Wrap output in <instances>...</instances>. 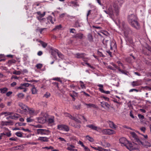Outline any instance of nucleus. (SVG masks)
Segmentation results:
<instances>
[{
  "instance_id": "obj_49",
  "label": "nucleus",
  "mask_w": 151,
  "mask_h": 151,
  "mask_svg": "<svg viewBox=\"0 0 151 151\" xmlns=\"http://www.w3.org/2000/svg\"><path fill=\"white\" fill-rule=\"evenodd\" d=\"M72 119L74 120L76 122L78 123H81V122L80 120H79V119L76 118L75 117H73L72 118Z\"/></svg>"
},
{
  "instance_id": "obj_47",
  "label": "nucleus",
  "mask_w": 151,
  "mask_h": 151,
  "mask_svg": "<svg viewBox=\"0 0 151 151\" xmlns=\"http://www.w3.org/2000/svg\"><path fill=\"white\" fill-rule=\"evenodd\" d=\"M18 97L19 98L22 99L24 96V95L22 93H20L17 94Z\"/></svg>"
},
{
  "instance_id": "obj_39",
  "label": "nucleus",
  "mask_w": 151,
  "mask_h": 151,
  "mask_svg": "<svg viewBox=\"0 0 151 151\" xmlns=\"http://www.w3.org/2000/svg\"><path fill=\"white\" fill-rule=\"evenodd\" d=\"M15 134L18 137H21L22 136V135L21 132H19L15 133Z\"/></svg>"
},
{
  "instance_id": "obj_10",
  "label": "nucleus",
  "mask_w": 151,
  "mask_h": 151,
  "mask_svg": "<svg viewBox=\"0 0 151 151\" xmlns=\"http://www.w3.org/2000/svg\"><path fill=\"white\" fill-rule=\"evenodd\" d=\"M18 105L22 109L25 111H27L28 108L22 102H19Z\"/></svg>"
},
{
  "instance_id": "obj_9",
  "label": "nucleus",
  "mask_w": 151,
  "mask_h": 151,
  "mask_svg": "<svg viewBox=\"0 0 151 151\" xmlns=\"http://www.w3.org/2000/svg\"><path fill=\"white\" fill-rule=\"evenodd\" d=\"M37 140L42 142H47L48 141L49 138L46 137H39Z\"/></svg>"
},
{
  "instance_id": "obj_3",
  "label": "nucleus",
  "mask_w": 151,
  "mask_h": 151,
  "mask_svg": "<svg viewBox=\"0 0 151 151\" xmlns=\"http://www.w3.org/2000/svg\"><path fill=\"white\" fill-rule=\"evenodd\" d=\"M37 14V18L38 19L40 22H42L43 24V21L45 19V18H43V17L45 14V12H43V13H41L39 11L38 12L36 13Z\"/></svg>"
},
{
  "instance_id": "obj_55",
  "label": "nucleus",
  "mask_w": 151,
  "mask_h": 151,
  "mask_svg": "<svg viewBox=\"0 0 151 151\" xmlns=\"http://www.w3.org/2000/svg\"><path fill=\"white\" fill-rule=\"evenodd\" d=\"M138 116L140 119H143L145 118L144 116L141 114H138Z\"/></svg>"
},
{
  "instance_id": "obj_2",
  "label": "nucleus",
  "mask_w": 151,
  "mask_h": 151,
  "mask_svg": "<svg viewBox=\"0 0 151 151\" xmlns=\"http://www.w3.org/2000/svg\"><path fill=\"white\" fill-rule=\"evenodd\" d=\"M47 116V114L42 111L40 116L37 118L38 122L41 123H44L46 121Z\"/></svg>"
},
{
  "instance_id": "obj_27",
  "label": "nucleus",
  "mask_w": 151,
  "mask_h": 151,
  "mask_svg": "<svg viewBox=\"0 0 151 151\" xmlns=\"http://www.w3.org/2000/svg\"><path fill=\"white\" fill-rule=\"evenodd\" d=\"M55 51L57 52L59 58H60L62 59H63L64 57L62 53L59 52L58 50H56Z\"/></svg>"
},
{
  "instance_id": "obj_5",
  "label": "nucleus",
  "mask_w": 151,
  "mask_h": 151,
  "mask_svg": "<svg viewBox=\"0 0 151 151\" xmlns=\"http://www.w3.org/2000/svg\"><path fill=\"white\" fill-rule=\"evenodd\" d=\"M136 19V16L133 14H131L128 16V21L129 23H132V22L137 20Z\"/></svg>"
},
{
  "instance_id": "obj_63",
  "label": "nucleus",
  "mask_w": 151,
  "mask_h": 151,
  "mask_svg": "<svg viewBox=\"0 0 151 151\" xmlns=\"http://www.w3.org/2000/svg\"><path fill=\"white\" fill-rule=\"evenodd\" d=\"M78 144H80L82 147H85V145H84L83 142H82L81 141H79V142L78 143Z\"/></svg>"
},
{
  "instance_id": "obj_32",
  "label": "nucleus",
  "mask_w": 151,
  "mask_h": 151,
  "mask_svg": "<svg viewBox=\"0 0 151 151\" xmlns=\"http://www.w3.org/2000/svg\"><path fill=\"white\" fill-rule=\"evenodd\" d=\"M99 91L102 93H105L106 94H109L110 93V91H105L102 88H99Z\"/></svg>"
},
{
  "instance_id": "obj_19",
  "label": "nucleus",
  "mask_w": 151,
  "mask_h": 151,
  "mask_svg": "<svg viewBox=\"0 0 151 151\" xmlns=\"http://www.w3.org/2000/svg\"><path fill=\"white\" fill-rule=\"evenodd\" d=\"M85 55V54L84 53H78L76 54V57L77 58H83Z\"/></svg>"
},
{
  "instance_id": "obj_40",
  "label": "nucleus",
  "mask_w": 151,
  "mask_h": 151,
  "mask_svg": "<svg viewBox=\"0 0 151 151\" xmlns=\"http://www.w3.org/2000/svg\"><path fill=\"white\" fill-rule=\"evenodd\" d=\"M43 47L45 48L47 45V44L42 41L40 42Z\"/></svg>"
},
{
  "instance_id": "obj_42",
  "label": "nucleus",
  "mask_w": 151,
  "mask_h": 151,
  "mask_svg": "<svg viewBox=\"0 0 151 151\" xmlns=\"http://www.w3.org/2000/svg\"><path fill=\"white\" fill-rule=\"evenodd\" d=\"M13 73L17 75H20L21 74V72L20 71H17L15 70L13 72Z\"/></svg>"
},
{
  "instance_id": "obj_48",
  "label": "nucleus",
  "mask_w": 151,
  "mask_h": 151,
  "mask_svg": "<svg viewBox=\"0 0 151 151\" xmlns=\"http://www.w3.org/2000/svg\"><path fill=\"white\" fill-rule=\"evenodd\" d=\"M42 66V65L41 64H37L36 65V67L38 69H40L41 68Z\"/></svg>"
},
{
  "instance_id": "obj_36",
  "label": "nucleus",
  "mask_w": 151,
  "mask_h": 151,
  "mask_svg": "<svg viewBox=\"0 0 151 151\" xmlns=\"http://www.w3.org/2000/svg\"><path fill=\"white\" fill-rule=\"evenodd\" d=\"M49 22L50 21L51 23L53 24L54 22L52 21V18L51 16H49L47 19H46Z\"/></svg>"
},
{
  "instance_id": "obj_31",
  "label": "nucleus",
  "mask_w": 151,
  "mask_h": 151,
  "mask_svg": "<svg viewBox=\"0 0 151 151\" xmlns=\"http://www.w3.org/2000/svg\"><path fill=\"white\" fill-rule=\"evenodd\" d=\"M13 114V112H3L1 113V115L4 114L5 116L11 115Z\"/></svg>"
},
{
  "instance_id": "obj_54",
  "label": "nucleus",
  "mask_w": 151,
  "mask_h": 151,
  "mask_svg": "<svg viewBox=\"0 0 151 151\" xmlns=\"http://www.w3.org/2000/svg\"><path fill=\"white\" fill-rule=\"evenodd\" d=\"M52 80H56L58 81L61 82V81L60 80V78L58 77L54 78H52Z\"/></svg>"
},
{
  "instance_id": "obj_62",
  "label": "nucleus",
  "mask_w": 151,
  "mask_h": 151,
  "mask_svg": "<svg viewBox=\"0 0 151 151\" xmlns=\"http://www.w3.org/2000/svg\"><path fill=\"white\" fill-rule=\"evenodd\" d=\"M146 48L151 53V47H150L149 46L147 45V47H146Z\"/></svg>"
},
{
  "instance_id": "obj_11",
  "label": "nucleus",
  "mask_w": 151,
  "mask_h": 151,
  "mask_svg": "<svg viewBox=\"0 0 151 151\" xmlns=\"http://www.w3.org/2000/svg\"><path fill=\"white\" fill-rule=\"evenodd\" d=\"M130 134L132 135V137L134 139L136 140V141L138 142H139L140 141L139 139L138 138V137L136 133L134 132H131Z\"/></svg>"
},
{
  "instance_id": "obj_26",
  "label": "nucleus",
  "mask_w": 151,
  "mask_h": 151,
  "mask_svg": "<svg viewBox=\"0 0 151 151\" xmlns=\"http://www.w3.org/2000/svg\"><path fill=\"white\" fill-rule=\"evenodd\" d=\"M108 11L109 15H112L113 14V11L111 6L109 7L108 9Z\"/></svg>"
},
{
  "instance_id": "obj_33",
  "label": "nucleus",
  "mask_w": 151,
  "mask_h": 151,
  "mask_svg": "<svg viewBox=\"0 0 151 151\" xmlns=\"http://www.w3.org/2000/svg\"><path fill=\"white\" fill-rule=\"evenodd\" d=\"M114 7L115 8V9L116 12V16H117L119 12L118 7L117 6L116 4H114Z\"/></svg>"
},
{
  "instance_id": "obj_58",
  "label": "nucleus",
  "mask_w": 151,
  "mask_h": 151,
  "mask_svg": "<svg viewBox=\"0 0 151 151\" xmlns=\"http://www.w3.org/2000/svg\"><path fill=\"white\" fill-rule=\"evenodd\" d=\"M102 132L104 134H107V129H104L102 130Z\"/></svg>"
},
{
  "instance_id": "obj_50",
  "label": "nucleus",
  "mask_w": 151,
  "mask_h": 151,
  "mask_svg": "<svg viewBox=\"0 0 151 151\" xmlns=\"http://www.w3.org/2000/svg\"><path fill=\"white\" fill-rule=\"evenodd\" d=\"M43 149H46L47 150L51 149L52 150L53 149V147L52 146H50V147H45L43 148Z\"/></svg>"
},
{
  "instance_id": "obj_64",
  "label": "nucleus",
  "mask_w": 151,
  "mask_h": 151,
  "mask_svg": "<svg viewBox=\"0 0 151 151\" xmlns=\"http://www.w3.org/2000/svg\"><path fill=\"white\" fill-rule=\"evenodd\" d=\"M83 148L85 151H91L90 149L87 147L85 146Z\"/></svg>"
},
{
  "instance_id": "obj_20",
  "label": "nucleus",
  "mask_w": 151,
  "mask_h": 151,
  "mask_svg": "<svg viewBox=\"0 0 151 151\" xmlns=\"http://www.w3.org/2000/svg\"><path fill=\"white\" fill-rule=\"evenodd\" d=\"M84 104L87 106V108H96V105L94 104H87L85 103H84Z\"/></svg>"
},
{
  "instance_id": "obj_14",
  "label": "nucleus",
  "mask_w": 151,
  "mask_h": 151,
  "mask_svg": "<svg viewBox=\"0 0 151 151\" xmlns=\"http://www.w3.org/2000/svg\"><path fill=\"white\" fill-rule=\"evenodd\" d=\"M68 147L67 148V149L70 151H78V150L77 149H74L73 148H75V147L73 145H70L69 144H67Z\"/></svg>"
},
{
  "instance_id": "obj_37",
  "label": "nucleus",
  "mask_w": 151,
  "mask_h": 151,
  "mask_svg": "<svg viewBox=\"0 0 151 151\" xmlns=\"http://www.w3.org/2000/svg\"><path fill=\"white\" fill-rule=\"evenodd\" d=\"M9 123V122L2 121L1 122V124L2 126L7 125Z\"/></svg>"
},
{
  "instance_id": "obj_17",
  "label": "nucleus",
  "mask_w": 151,
  "mask_h": 151,
  "mask_svg": "<svg viewBox=\"0 0 151 151\" xmlns=\"http://www.w3.org/2000/svg\"><path fill=\"white\" fill-rule=\"evenodd\" d=\"M83 34L82 33H78L76 34L74 37L77 39H81L83 38Z\"/></svg>"
},
{
  "instance_id": "obj_28",
  "label": "nucleus",
  "mask_w": 151,
  "mask_h": 151,
  "mask_svg": "<svg viewBox=\"0 0 151 151\" xmlns=\"http://www.w3.org/2000/svg\"><path fill=\"white\" fill-rule=\"evenodd\" d=\"M54 122V118L52 117L48 119V122L49 124H52Z\"/></svg>"
},
{
  "instance_id": "obj_4",
  "label": "nucleus",
  "mask_w": 151,
  "mask_h": 151,
  "mask_svg": "<svg viewBox=\"0 0 151 151\" xmlns=\"http://www.w3.org/2000/svg\"><path fill=\"white\" fill-rule=\"evenodd\" d=\"M29 114L32 116L36 115L39 112V111H35L33 109L29 108L27 109Z\"/></svg>"
},
{
  "instance_id": "obj_15",
  "label": "nucleus",
  "mask_w": 151,
  "mask_h": 151,
  "mask_svg": "<svg viewBox=\"0 0 151 151\" xmlns=\"http://www.w3.org/2000/svg\"><path fill=\"white\" fill-rule=\"evenodd\" d=\"M5 134L6 136L7 137H9L11 136V131L8 129H6V131L3 132Z\"/></svg>"
},
{
  "instance_id": "obj_56",
  "label": "nucleus",
  "mask_w": 151,
  "mask_h": 151,
  "mask_svg": "<svg viewBox=\"0 0 151 151\" xmlns=\"http://www.w3.org/2000/svg\"><path fill=\"white\" fill-rule=\"evenodd\" d=\"M25 87H24V86L22 85V84H21L20 85V86H19L17 88V89H23Z\"/></svg>"
},
{
  "instance_id": "obj_21",
  "label": "nucleus",
  "mask_w": 151,
  "mask_h": 151,
  "mask_svg": "<svg viewBox=\"0 0 151 151\" xmlns=\"http://www.w3.org/2000/svg\"><path fill=\"white\" fill-rule=\"evenodd\" d=\"M58 129L60 130H65V126L64 125L61 124L58 126Z\"/></svg>"
},
{
  "instance_id": "obj_41",
  "label": "nucleus",
  "mask_w": 151,
  "mask_h": 151,
  "mask_svg": "<svg viewBox=\"0 0 151 151\" xmlns=\"http://www.w3.org/2000/svg\"><path fill=\"white\" fill-rule=\"evenodd\" d=\"M118 71L119 72H120L121 73L124 74H126V75H127V72H126V71H124L123 70L119 68H118Z\"/></svg>"
},
{
  "instance_id": "obj_38",
  "label": "nucleus",
  "mask_w": 151,
  "mask_h": 151,
  "mask_svg": "<svg viewBox=\"0 0 151 151\" xmlns=\"http://www.w3.org/2000/svg\"><path fill=\"white\" fill-rule=\"evenodd\" d=\"M86 138L87 139H88L89 140V141H90L91 142H92L93 141V139L90 137L88 135H87L86 136Z\"/></svg>"
},
{
  "instance_id": "obj_45",
  "label": "nucleus",
  "mask_w": 151,
  "mask_h": 151,
  "mask_svg": "<svg viewBox=\"0 0 151 151\" xmlns=\"http://www.w3.org/2000/svg\"><path fill=\"white\" fill-rule=\"evenodd\" d=\"M104 108H105V107H106L108 109H109L110 105L109 104L106 102H105V103H104Z\"/></svg>"
},
{
  "instance_id": "obj_57",
  "label": "nucleus",
  "mask_w": 151,
  "mask_h": 151,
  "mask_svg": "<svg viewBox=\"0 0 151 151\" xmlns=\"http://www.w3.org/2000/svg\"><path fill=\"white\" fill-rule=\"evenodd\" d=\"M22 84V85L24 87H28L29 86V83H23Z\"/></svg>"
},
{
  "instance_id": "obj_60",
  "label": "nucleus",
  "mask_w": 151,
  "mask_h": 151,
  "mask_svg": "<svg viewBox=\"0 0 151 151\" xmlns=\"http://www.w3.org/2000/svg\"><path fill=\"white\" fill-rule=\"evenodd\" d=\"M136 83H137V81H133L132 82V86H138V84H137Z\"/></svg>"
},
{
  "instance_id": "obj_61",
  "label": "nucleus",
  "mask_w": 151,
  "mask_h": 151,
  "mask_svg": "<svg viewBox=\"0 0 151 151\" xmlns=\"http://www.w3.org/2000/svg\"><path fill=\"white\" fill-rule=\"evenodd\" d=\"M67 116L69 117L70 118L72 119V118L74 117H73L69 113H67Z\"/></svg>"
},
{
  "instance_id": "obj_52",
  "label": "nucleus",
  "mask_w": 151,
  "mask_h": 151,
  "mask_svg": "<svg viewBox=\"0 0 151 151\" xmlns=\"http://www.w3.org/2000/svg\"><path fill=\"white\" fill-rule=\"evenodd\" d=\"M75 26L76 27H81L80 25V24L79 23V22L78 21H77L76 22L75 24Z\"/></svg>"
},
{
  "instance_id": "obj_13",
  "label": "nucleus",
  "mask_w": 151,
  "mask_h": 151,
  "mask_svg": "<svg viewBox=\"0 0 151 151\" xmlns=\"http://www.w3.org/2000/svg\"><path fill=\"white\" fill-rule=\"evenodd\" d=\"M125 146L127 148L130 150H133L134 149L133 148V144L131 143H130L129 141L127 144Z\"/></svg>"
},
{
  "instance_id": "obj_34",
  "label": "nucleus",
  "mask_w": 151,
  "mask_h": 151,
  "mask_svg": "<svg viewBox=\"0 0 151 151\" xmlns=\"http://www.w3.org/2000/svg\"><path fill=\"white\" fill-rule=\"evenodd\" d=\"M61 29V25H59L58 26H57L55 27L53 29V30H58Z\"/></svg>"
},
{
  "instance_id": "obj_35",
  "label": "nucleus",
  "mask_w": 151,
  "mask_h": 151,
  "mask_svg": "<svg viewBox=\"0 0 151 151\" xmlns=\"http://www.w3.org/2000/svg\"><path fill=\"white\" fill-rule=\"evenodd\" d=\"M73 108L74 109H76L77 110H79L81 109V105L79 104L78 105H73Z\"/></svg>"
},
{
  "instance_id": "obj_16",
  "label": "nucleus",
  "mask_w": 151,
  "mask_h": 151,
  "mask_svg": "<svg viewBox=\"0 0 151 151\" xmlns=\"http://www.w3.org/2000/svg\"><path fill=\"white\" fill-rule=\"evenodd\" d=\"M91 147L92 148L96 150H99V151H108V150L105 149H104L102 147H99L97 148L93 147L91 146Z\"/></svg>"
},
{
  "instance_id": "obj_43",
  "label": "nucleus",
  "mask_w": 151,
  "mask_h": 151,
  "mask_svg": "<svg viewBox=\"0 0 151 151\" xmlns=\"http://www.w3.org/2000/svg\"><path fill=\"white\" fill-rule=\"evenodd\" d=\"M97 54L100 57H102L104 58L105 56V55H103L101 52H100L99 50H97Z\"/></svg>"
},
{
  "instance_id": "obj_12",
  "label": "nucleus",
  "mask_w": 151,
  "mask_h": 151,
  "mask_svg": "<svg viewBox=\"0 0 151 151\" xmlns=\"http://www.w3.org/2000/svg\"><path fill=\"white\" fill-rule=\"evenodd\" d=\"M139 145L142 144V145L144 146H147L149 147H151L150 143L148 142L145 141V142H142L140 141L138 143Z\"/></svg>"
},
{
  "instance_id": "obj_24",
  "label": "nucleus",
  "mask_w": 151,
  "mask_h": 151,
  "mask_svg": "<svg viewBox=\"0 0 151 151\" xmlns=\"http://www.w3.org/2000/svg\"><path fill=\"white\" fill-rule=\"evenodd\" d=\"M43 24L42 22H40L41 24L45 26H47L48 24L49 23V22L47 20V19L45 18V19L43 20Z\"/></svg>"
},
{
  "instance_id": "obj_53",
  "label": "nucleus",
  "mask_w": 151,
  "mask_h": 151,
  "mask_svg": "<svg viewBox=\"0 0 151 151\" xmlns=\"http://www.w3.org/2000/svg\"><path fill=\"white\" fill-rule=\"evenodd\" d=\"M17 137H12L10 138L9 139V140L11 141H16L17 140Z\"/></svg>"
},
{
  "instance_id": "obj_6",
  "label": "nucleus",
  "mask_w": 151,
  "mask_h": 151,
  "mask_svg": "<svg viewBox=\"0 0 151 151\" xmlns=\"http://www.w3.org/2000/svg\"><path fill=\"white\" fill-rule=\"evenodd\" d=\"M129 23L132 26L134 27L137 29H139L140 28L139 24L137 20L132 22V23Z\"/></svg>"
},
{
  "instance_id": "obj_1",
  "label": "nucleus",
  "mask_w": 151,
  "mask_h": 151,
  "mask_svg": "<svg viewBox=\"0 0 151 151\" xmlns=\"http://www.w3.org/2000/svg\"><path fill=\"white\" fill-rule=\"evenodd\" d=\"M50 131L48 129H37L36 133L37 134L48 135L50 133Z\"/></svg>"
},
{
  "instance_id": "obj_8",
  "label": "nucleus",
  "mask_w": 151,
  "mask_h": 151,
  "mask_svg": "<svg viewBox=\"0 0 151 151\" xmlns=\"http://www.w3.org/2000/svg\"><path fill=\"white\" fill-rule=\"evenodd\" d=\"M123 30L124 31V36L126 37H127L128 36V33L131 30L130 29L128 26H127L123 28Z\"/></svg>"
},
{
  "instance_id": "obj_25",
  "label": "nucleus",
  "mask_w": 151,
  "mask_h": 151,
  "mask_svg": "<svg viewBox=\"0 0 151 151\" xmlns=\"http://www.w3.org/2000/svg\"><path fill=\"white\" fill-rule=\"evenodd\" d=\"M8 90V89L6 87H5L3 88H0V92L1 93H5Z\"/></svg>"
},
{
  "instance_id": "obj_18",
  "label": "nucleus",
  "mask_w": 151,
  "mask_h": 151,
  "mask_svg": "<svg viewBox=\"0 0 151 151\" xmlns=\"http://www.w3.org/2000/svg\"><path fill=\"white\" fill-rule=\"evenodd\" d=\"M109 124L110 127L112 129H115L116 128V126L115 125V124L113 122L109 121Z\"/></svg>"
},
{
  "instance_id": "obj_30",
  "label": "nucleus",
  "mask_w": 151,
  "mask_h": 151,
  "mask_svg": "<svg viewBox=\"0 0 151 151\" xmlns=\"http://www.w3.org/2000/svg\"><path fill=\"white\" fill-rule=\"evenodd\" d=\"M32 93L33 94H35L37 93V90L35 86H33L31 89Z\"/></svg>"
},
{
  "instance_id": "obj_29",
  "label": "nucleus",
  "mask_w": 151,
  "mask_h": 151,
  "mask_svg": "<svg viewBox=\"0 0 151 151\" xmlns=\"http://www.w3.org/2000/svg\"><path fill=\"white\" fill-rule=\"evenodd\" d=\"M88 40L90 42H93V38L92 35L91 34H89L88 35Z\"/></svg>"
},
{
  "instance_id": "obj_46",
  "label": "nucleus",
  "mask_w": 151,
  "mask_h": 151,
  "mask_svg": "<svg viewBox=\"0 0 151 151\" xmlns=\"http://www.w3.org/2000/svg\"><path fill=\"white\" fill-rule=\"evenodd\" d=\"M50 94L49 93L46 92L45 94L44 95V97H45L46 98H47L50 97Z\"/></svg>"
},
{
  "instance_id": "obj_23",
  "label": "nucleus",
  "mask_w": 151,
  "mask_h": 151,
  "mask_svg": "<svg viewBox=\"0 0 151 151\" xmlns=\"http://www.w3.org/2000/svg\"><path fill=\"white\" fill-rule=\"evenodd\" d=\"M107 134L111 135L115 134V132L114 130L111 129H107Z\"/></svg>"
},
{
  "instance_id": "obj_22",
  "label": "nucleus",
  "mask_w": 151,
  "mask_h": 151,
  "mask_svg": "<svg viewBox=\"0 0 151 151\" xmlns=\"http://www.w3.org/2000/svg\"><path fill=\"white\" fill-rule=\"evenodd\" d=\"M87 127H89L90 128H91L93 130H97L98 127H97L93 125L90 124L87 125Z\"/></svg>"
},
{
  "instance_id": "obj_59",
  "label": "nucleus",
  "mask_w": 151,
  "mask_h": 151,
  "mask_svg": "<svg viewBox=\"0 0 151 151\" xmlns=\"http://www.w3.org/2000/svg\"><path fill=\"white\" fill-rule=\"evenodd\" d=\"M12 93V92L10 91H9L6 93V96H9Z\"/></svg>"
},
{
  "instance_id": "obj_7",
  "label": "nucleus",
  "mask_w": 151,
  "mask_h": 151,
  "mask_svg": "<svg viewBox=\"0 0 151 151\" xmlns=\"http://www.w3.org/2000/svg\"><path fill=\"white\" fill-rule=\"evenodd\" d=\"M119 142L122 144V146H125L128 142V141L125 137H122L119 139Z\"/></svg>"
},
{
  "instance_id": "obj_44",
  "label": "nucleus",
  "mask_w": 151,
  "mask_h": 151,
  "mask_svg": "<svg viewBox=\"0 0 151 151\" xmlns=\"http://www.w3.org/2000/svg\"><path fill=\"white\" fill-rule=\"evenodd\" d=\"M20 116L18 114H16L14 115V119L16 120L18 119V118H19Z\"/></svg>"
},
{
  "instance_id": "obj_51",
  "label": "nucleus",
  "mask_w": 151,
  "mask_h": 151,
  "mask_svg": "<svg viewBox=\"0 0 151 151\" xmlns=\"http://www.w3.org/2000/svg\"><path fill=\"white\" fill-rule=\"evenodd\" d=\"M33 121V119H31L30 117L27 118V122H31Z\"/></svg>"
}]
</instances>
